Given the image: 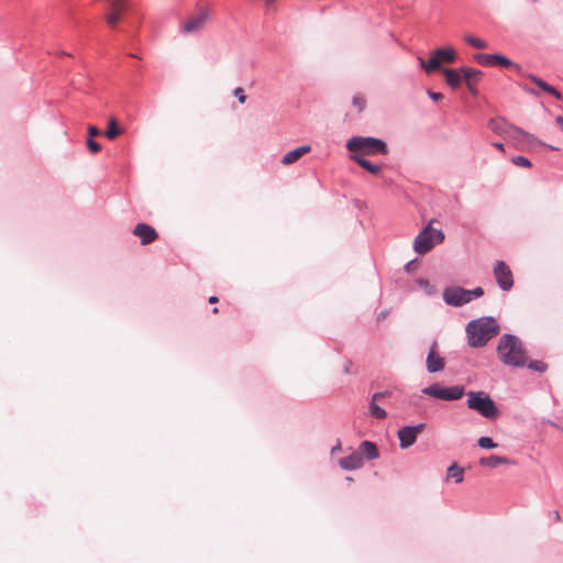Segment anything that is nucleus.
I'll use <instances>...</instances> for the list:
<instances>
[{"mask_svg":"<svg viewBox=\"0 0 563 563\" xmlns=\"http://www.w3.org/2000/svg\"><path fill=\"white\" fill-rule=\"evenodd\" d=\"M211 15L212 10L210 8L199 7L180 24V31L184 34L198 33L206 27Z\"/></svg>","mask_w":563,"mask_h":563,"instance_id":"nucleus-7","label":"nucleus"},{"mask_svg":"<svg viewBox=\"0 0 563 563\" xmlns=\"http://www.w3.org/2000/svg\"><path fill=\"white\" fill-rule=\"evenodd\" d=\"M212 312H213V313H218V308H214V309L212 310Z\"/></svg>","mask_w":563,"mask_h":563,"instance_id":"nucleus-47","label":"nucleus"},{"mask_svg":"<svg viewBox=\"0 0 563 563\" xmlns=\"http://www.w3.org/2000/svg\"><path fill=\"white\" fill-rule=\"evenodd\" d=\"M478 445L482 448V449H495L497 448V443H495L493 441L492 438L489 437H481L478 439Z\"/></svg>","mask_w":563,"mask_h":563,"instance_id":"nucleus-30","label":"nucleus"},{"mask_svg":"<svg viewBox=\"0 0 563 563\" xmlns=\"http://www.w3.org/2000/svg\"><path fill=\"white\" fill-rule=\"evenodd\" d=\"M133 234L140 238L142 245L151 244L158 236L156 230L153 227L145 223H139L134 228Z\"/></svg>","mask_w":563,"mask_h":563,"instance_id":"nucleus-15","label":"nucleus"},{"mask_svg":"<svg viewBox=\"0 0 563 563\" xmlns=\"http://www.w3.org/2000/svg\"><path fill=\"white\" fill-rule=\"evenodd\" d=\"M429 97L434 101H440L443 99V95L441 92H434V91H429Z\"/></svg>","mask_w":563,"mask_h":563,"instance_id":"nucleus-38","label":"nucleus"},{"mask_svg":"<svg viewBox=\"0 0 563 563\" xmlns=\"http://www.w3.org/2000/svg\"><path fill=\"white\" fill-rule=\"evenodd\" d=\"M109 10L104 15L107 24L111 29H115L118 23L122 20L123 15L128 11V0H107Z\"/></svg>","mask_w":563,"mask_h":563,"instance_id":"nucleus-10","label":"nucleus"},{"mask_svg":"<svg viewBox=\"0 0 563 563\" xmlns=\"http://www.w3.org/2000/svg\"><path fill=\"white\" fill-rule=\"evenodd\" d=\"M422 393L437 399L450 401L462 398L465 390L463 386L442 387L439 384H432L424 387Z\"/></svg>","mask_w":563,"mask_h":563,"instance_id":"nucleus-9","label":"nucleus"},{"mask_svg":"<svg viewBox=\"0 0 563 563\" xmlns=\"http://www.w3.org/2000/svg\"><path fill=\"white\" fill-rule=\"evenodd\" d=\"M353 106L356 107L358 112H362L366 107V100L362 95H355L353 97Z\"/></svg>","mask_w":563,"mask_h":563,"instance_id":"nucleus-31","label":"nucleus"},{"mask_svg":"<svg viewBox=\"0 0 563 563\" xmlns=\"http://www.w3.org/2000/svg\"><path fill=\"white\" fill-rule=\"evenodd\" d=\"M474 59L482 66L489 67L495 65V54H476Z\"/></svg>","mask_w":563,"mask_h":563,"instance_id":"nucleus-28","label":"nucleus"},{"mask_svg":"<svg viewBox=\"0 0 563 563\" xmlns=\"http://www.w3.org/2000/svg\"><path fill=\"white\" fill-rule=\"evenodd\" d=\"M499 332L497 321L492 317H482L471 321L466 325L468 345L472 347H482L496 336Z\"/></svg>","mask_w":563,"mask_h":563,"instance_id":"nucleus-1","label":"nucleus"},{"mask_svg":"<svg viewBox=\"0 0 563 563\" xmlns=\"http://www.w3.org/2000/svg\"><path fill=\"white\" fill-rule=\"evenodd\" d=\"M528 367L533 369V371H537V372H544L547 369V364L541 362V361H531L529 364H528Z\"/></svg>","mask_w":563,"mask_h":563,"instance_id":"nucleus-34","label":"nucleus"},{"mask_svg":"<svg viewBox=\"0 0 563 563\" xmlns=\"http://www.w3.org/2000/svg\"><path fill=\"white\" fill-rule=\"evenodd\" d=\"M369 412L373 417L376 419H384L386 418L387 413L385 409L380 408L376 402L371 401L369 404Z\"/></svg>","mask_w":563,"mask_h":563,"instance_id":"nucleus-29","label":"nucleus"},{"mask_svg":"<svg viewBox=\"0 0 563 563\" xmlns=\"http://www.w3.org/2000/svg\"><path fill=\"white\" fill-rule=\"evenodd\" d=\"M478 463H479V465L485 466V467L496 468L499 465L511 464L512 462L506 456L489 455V456L481 457Z\"/></svg>","mask_w":563,"mask_h":563,"instance_id":"nucleus-19","label":"nucleus"},{"mask_svg":"<svg viewBox=\"0 0 563 563\" xmlns=\"http://www.w3.org/2000/svg\"><path fill=\"white\" fill-rule=\"evenodd\" d=\"M464 41H465L468 45H471V46H473V47H475V48L485 49V48H487V47H488V44H487V42H486V41H484V40H482V38H479V37H477V36H474V35H472V34H466V35H464Z\"/></svg>","mask_w":563,"mask_h":563,"instance_id":"nucleus-26","label":"nucleus"},{"mask_svg":"<svg viewBox=\"0 0 563 563\" xmlns=\"http://www.w3.org/2000/svg\"><path fill=\"white\" fill-rule=\"evenodd\" d=\"M233 93L238 98L240 103H242V104L245 103L246 95L244 93L243 88H241V87L235 88Z\"/></svg>","mask_w":563,"mask_h":563,"instance_id":"nucleus-36","label":"nucleus"},{"mask_svg":"<svg viewBox=\"0 0 563 563\" xmlns=\"http://www.w3.org/2000/svg\"><path fill=\"white\" fill-rule=\"evenodd\" d=\"M553 518L556 522H560L561 521V515H560V511L559 510H554L553 511Z\"/></svg>","mask_w":563,"mask_h":563,"instance_id":"nucleus-41","label":"nucleus"},{"mask_svg":"<svg viewBox=\"0 0 563 563\" xmlns=\"http://www.w3.org/2000/svg\"><path fill=\"white\" fill-rule=\"evenodd\" d=\"M495 65H500L503 67H510L514 63L508 59L506 56L495 54Z\"/></svg>","mask_w":563,"mask_h":563,"instance_id":"nucleus-33","label":"nucleus"},{"mask_svg":"<svg viewBox=\"0 0 563 563\" xmlns=\"http://www.w3.org/2000/svg\"><path fill=\"white\" fill-rule=\"evenodd\" d=\"M357 452H360L362 456L365 455L367 460H374L378 457L377 446L371 441H363Z\"/></svg>","mask_w":563,"mask_h":563,"instance_id":"nucleus-22","label":"nucleus"},{"mask_svg":"<svg viewBox=\"0 0 563 563\" xmlns=\"http://www.w3.org/2000/svg\"><path fill=\"white\" fill-rule=\"evenodd\" d=\"M489 128L497 134L504 135V130L507 128H511L510 124H508L503 119H495L489 122Z\"/></svg>","mask_w":563,"mask_h":563,"instance_id":"nucleus-27","label":"nucleus"},{"mask_svg":"<svg viewBox=\"0 0 563 563\" xmlns=\"http://www.w3.org/2000/svg\"><path fill=\"white\" fill-rule=\"evenodd\" d=\"M88 134H89V139H92L95 136H98L101 134L100 130L95 126V125H89L88 126Z\"/></svg>","mask_w":563,"mask_h":563,"instance_id":"nucleus-37","label":"nucleus"},{"mask_svg":"<svg viewBox=\"0 0 563 563\" xmlns=\"http://www.w3.org/2000/svg\"><path fill=\"white\" fill-rule=\"evenodd\" d=\"M386 317V313L385 312H382L380 313V318L379 319H384Z\"/></svg>","mask_w":563,"mask_h":563,"instance_id":"nucleus-45","label":"nucleus"},{"mask_svg":"<svg viewBox=\"0 0 563 563\" xmlns=\"http://www.w3.org/2000/svg\"><path fill=\"white\" fill-rule=\"evenodd\" d=\"M499 360L510 366H523L526 363V351L520 340L511 334H505L499 339L497 345Z\"/></svg>","mask_w":563,"mask_h":563,"instance_id":"nucleus-2","label":"nucleus"},{"mask_svg":"<svg viewBox=\"0 0 563 563\" xmlns=\"http://www.w3.org/2000/svg\"><path fill=\"white\" fill-rule=\"evenodd\" d=\"M468 90H470L471 93H475L476 92V90L474 88V85H471V88H468Z\"/></svg>","mask_w":563,"mask_h":563,"instance_id":"nucleus-44","label":"nucleus"},{"mask_svg":"<svg viewBox=\"0 0 563 563\" xmlns=\"http://www.w3.org/2000/svg\"><path fill=\"white\" fill-rule=\"evenodd\" d=\"M446 84L455 89L460 87L462 79H463V73L460 69H450V68H443L442 69Z\"/></svg>","mask_w":563,"mask_h":563,"instance_id":"nucleus-18","label":"nucleus"},{"mask_svg":"<svg viewBox=\"0 0 563 563\" xmlns=\"http://www.w3.org/2000/svg\"><path fill=\"white\" fill-rule=\"evenodd\" d=\"M208 301L210 303H217L219 301V298L217 296H211V297H209Z\"/></svg>","mask_w":563,"mask_h":563,"instance_id":"nucleus-42","label":"nucleus"},{"mask_svg":"<svg viewBox=\"0 0 563 563\" xmlns=\"http://www.w3.org/2000/svg\"><path fill=\"white\" fill-rule=\"evenodd\" d=\"M511 162L519 167L530 168L531 162L525 156H514Z\"/></svg>","mask_w":563,"mask_h":563,"instance_id":"nucleus-32","label":"nucleus"},{"mask_svg":"<svg viewBox=\"0 0 563 563\" xmlns=\"http://www.w3.org/2000/svg\"><path fill=\"white\" fill-rule=\"evenodd\" d=\"M483 295L484 290L482 287L467 290L459 286H453L444 289L443 299L448 305L459 307L470 302L473 298H479Z\"/></svg>","mask_w":563,"mask_h":563,"instance_id":"nucleus-6","label":"nucleus"},{"mask_svg":"<svg viewBox=\"0 0 563 563\" xmlns=\"http://www.w3.org/2000/svg\"><path fill=\"white\" fill-rule=\"evenodd\" d=\"M346 147L353 154H358L361 156L365 155H377V154H387V145L384 141L371 137V136H354L351 137Z\"/></svg>","mask_w":563,"mask_h":563,"instance_id":"nucleus-3","label":"nucleus"},{"mask_svg":"<svg viewBox=\"0 0 563 563\" xmlns=\"http://www.w3.org/2000/svg\"><path fill=\"white\" fill-rule=\"evenodd\" d=\"M457 54L456 51L449 46V47H441L437 48L431 53L430 59L426 62L423 58H419L421 67L427 73H433L435 70H439L441 68L442 63H454L456 60Z\"/></svg>","mask_w":563,"mask_h":563,"instance_id":"nucleus-8","label":"nucleus"},{"mask_svg":"<svg viewBox=\"0 0 563 563\" xmlns=\"http://www.w3.org/2000/svg\"><path fill=\"white\" fill-rule=\"evenodd\" d=\"M496 148L504 151V144L503 143H494L493 144Z\"/></svg>","mask_w":563,"mask_h":563,"instance_id":"nucleus-43","label":"nucleus"},{"mask_svg":"<svg viewBox=\"0 0 563 563\" xmlns=\"http://www.w3.org/2000/svg\"><path fill=\"white\" fill-rule=\"evenodd\" d=\"M363 464H364V457L357 451L353 452L349 456L340 459V461H339V465L343 470H347V471L361 468L363 466Z\"/></svg>","mask_w":563,"mask_h":563,"instance_id":"nucleus-16","label":"nucleus"},{"mask_svg":"<svg viewBox=\"0 0 563 563\" xmlns=\"http://www.w3.org/2000/svg\"><path fill=\"white\" fill-rule=\"evenodd\" d=\"M555 123L563 130V117L562 115H558L555 118Z\"/></svg>","mask_w":563,"mask_h":563,"instance_id":"nucleus-40","label":"nucleus"},{"mask_svg":"<svg viewBox=\"0 0 563 563\" xmlns=\"http://www.w3.org/2000/svg\"><path fill=\"white\" fill-rule=\"evenodd\" d=\"M120 134H122V129L119 128L117 120L111 118L108 122V129L106 130L104 135L109 140H114Z\"/></svg>","mask_w":563,"mask_h":563,"instance_id":"nucleus-25","label":"nucleus"},{"mask_svg":"<svg viewBox=\"0 0 563 563\" xmlns=\"http://www.w3.org/2000/svg\"><path fill=\"white\" fill-rule=\"evenodd\" d=\"M426 428L424 423H419L413 427H402L398 430V438L401 449H407L411 446L416 440L417 435L421 433Z\"/></svg>","mask_w":563,"mask_h":563,"instance_id":"nucleus-12","label":"nucleus"},{"mask_svg":"<svg viewBox=\"0 0 563 563\" xmlns=\"http://www.w3.org/2000/svg\"><path fill=\"white\" fill-rule=\"evenodd\" d=\"M454 479L456 483H462L464 479V470L456 463L451 464L446 471V481Z\"/></svg>","mask_w":563,"mask_h":563,"instance_id":"nucleus-24","label":"nucleus"},{"mask_svg":"<svg viewBox=\"0 0 563 563\" xmlns=\"http://www.w3.org/2000/svg\"><path fill=\"white\" fill-rule=\"evenodd\" d=\"M504 136L511 141L514 146L518 150H522L532 139L530 134L514 125L504 130Z\"/></svg>","mask_w":563,"mask_h":563,"instance_id":"nucleus-13","label":"nucleus"},{"mask_svg":"<svg viewBox=\"0 0 563 563\" xmlns=\"http://www.w3.org/2000/svg\"><path fill=\"white\" fill-rule=\"evenodd\" d=\"M309 152H311L310 145H302L300 147H297L283 156L282 164L291 165L299 161L303 155L308 154Z\"/></svg>","mask_w":563,"mask_h":563,"instance_id":"nucleus-17","label":"nucleus"},{"mask_svg":"<svg viewBox=\"0 0 563 563\" xmlns=\"http://www.w3.org/2000/svg\"><path fill=\"white\" fill-rule=\"evenodd\" d=\"M427 371L429 373H437L444 368L445 361L438 353V343L433 342L426 361Z\"/></svg>","mask_w":563,"mask_h":563,"instance_id":"nucleus-14","label":"nucleus"},{"mask_svg":"<svg viewBox=\"0 0 563 563\" xmlns=\"http://www.w3.org/2000/svg\"><path fill=\"white\" fill-rule=\"evenodd\" d=\"M62 56H69V54L65 53V52H62L60 53Z\"/></svg>","mask_w":563,"mask_h":563,"instance_id":"nucleus-46","label":"nucleus"},{"mask_svg":"<svg viewBox=\"0 0 563 563\" xmlns=\"http://www.w3.org/2000/svg\"><path fill=\"white\" fill-rule=\"evenodd\" d=\"M461 71L468 88H471V85L476 84L482 76V71L470 67H462Z\"/></svg>","mask_w":563,"mask_h":563,"instance_id":"nucleus-23","label":"nucleus"},{"mask_svg":"<svg viewBox=\"0 0 563 563\" xmlns=\"http://www.w3.org/2000/svg\"><path fill=\"white\" fill-rule=\"evenodd\" d=\"M493 271L497 285L505 291L510 290L514 286V275L510 267L504 261H496Z\"/></svg>","mask_w":563,"mask_h":563,"instance_id":"nucleus-11","label":"nucleus"},{"mask_svg":"<svg viewBox=\"0 0 563 563\" xmlns=\"http://www.w3.org/2000/svg\"><path fill=\"white\" fill-rule=\"evenodd\" d=\"M87 146L92 154H97L101 151V145L92 139L87 140Z\"/></svg>","mask_w":563,"mask_h":563,"instance_id":"nucleus-35","label":"nucleus"},{"mask_svg":"<svg viewBox=\"0 0 563 563\" xmlns=\"http://www.w3.org/2000/svg\"><path fill=\"white\" fill-rule=\"evenodd\" d=\"M431 221L415 239L413 249L418 254L430 252L437 244L444 240V233L441 230L432 228Z\"/></svg>","mask_w":563,"mask_h":563,"instance_id":"nucleus-5","label":"nucleus"},{"mask_svg":"<svg viewBox=\"0 0 563 563\" xmlns=\"http://www.w3.org/2000/svg\"><path fill=\"white\" fill-rule=\"evenodd\" d=\"M467 397L468 408L476 410L488 419H496L498 417L499 411L495 402L484 391H468Z\"/></svg>","mask_w":563,"mask_h":563,"instance_id":"nucleus-4","label":"nucleus"},{"mask_svg":"<svg viewBox=\"0 0 563 563\" xmlns=\"http://www.w3.org/2000/svg\"><path fill=\"white\" fill-rule=\"evenodd\" d=\"M528 78L534 82L539 88H541L543 91L552 95L556 99H561L562 95L560 91H558L554 87L547 84L544 80L540 79L539 77L534 75H529Z\"/></svg>","mask_w":563,"mask_h":563,"instance_id":"nucleus-21","label":"nucleus"},{"mask_svg":"<svg viewBox=\"0 0 563 563\" xmlns=\"http://www.w3.org/2000/svg\"><path fill=\"white\" fill-rule=\"evenodd\" d=\"M387 395H389V394L388 393H375L372 397V401L376 402Z\"/></svg>","mask_w":563,"mask_h":563,"instance_id":"nucleus-39","label":"nucleus"},{"mask_svg":"<svg viewBox=\"0 0 563 563\" xmlns=\"http://www.w3.org/2000/svg\"><path fill=\"white\" fill-rule=\"evenodd\" d=\"M351 158L372 175H378L383 169V165L372 164L368 159L358 154H352Z\"/></svg>","mask_w":563,"mask_h":563,"instance_id":"nucleus-20","label":"nucleus"}]
</instances>
